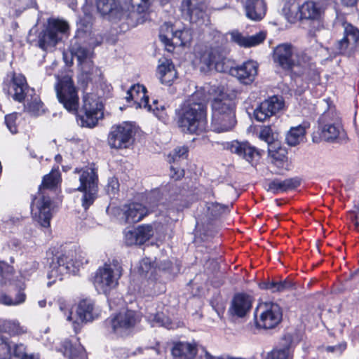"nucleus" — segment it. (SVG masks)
Instances as JSON below:
<instances>
[{"instance_id": "1", "label": "nucleus", "mask_w": 359, "mask_h": 359, "mask_svg": "<svg viewBox=\"0 0 359 359\" xmlns=\"http://www.w3.org/2000/svg\"><path fill=\"white\" fill-rule=\"evenodd\" d=\"M197 57L203 66V70L215 69L219 72L229 71L233 76L241 83L248 85L255 79L258 72V64L255 61H248L242 65L230 68L224 52L218 48H204L197 52Z\"/></svg>"}, {"instance_id": "2", "label": "nucleus", "mask_w": 359, "mask_h": 359, "mask_svg": "<svg viewBox=\"0 0 359 359\" xmlns=\"http://www.w3.org/2000/svg\"><path fill=\"white\" fill-rule=\"evenodd\" d=\"M60 182V174L58 170L53 169L43 177L42 184L39 187L37 194L32 203V215L34 221L41 226H50L51 213V200L46 194V189L55 188Z\"/></svg>"}, {"instance_id": "3", "label": "nucleus", "mask_w": 359, "mask_h": 359, "mask_svg": "<svg viewBox=\"0 0 359 359\" xmlns=\"http://www.w3.org/2000/svg\"><path fill=\"white\" fill-rule=\"evenodd\" d=\"M78 250L76 245L72 244L62 247L60 254L56 257V261L53 260L50 266V270L48 273V278L55 279L49 281L48 285L55 283L57 279L61 280L63 276L74 271L73 268L79 267L88 262L86 254Z\"/></svg>"}, {"instance_id": "4", "label": "nucleus", "mask_w": 359, "mask_h": 359, "mask_svg": "<svg viewBox=\"0 0 359 359\" xmlns=\"http://www.w3.org/2000/svg\"><path fill=\"white\" fill-rule=\"evenodd\" d=\"M8 93L18 102L26 100L25 109L32 116L41 115L44 109L39 95L34 93V90H29L25 77L22 74H13L9 83Z\"/></svg>"}, {"instance_id": "5", "label": "nucleus", "mask_w": 359, "mask_h": 359, "mask_svg": "<svg viewBox=\"0 0 359 359\" xmlns=\"http://www.w3.org/2000/svg\"><path fill=\"white\" fill-rule=\"evenodd\" d=\"M208 125L206 107L203 103L185 104L179 115L178 126L184 133H200Z\"/></svg>"}, {"instance_id": "6", "label": "nucleus", "mask_w": 359, "mask_h": 359, "mask_svg": "<svg viewBox=\"0 0 359 359\" xmlns=\"http://www.w3.org/2000/svg\"><path fill=\"white\" fill-rule=\"evenodd\" d=\"M74 173L79 175L80 186L77 190L82 192L81 205L87 210L95 201L97 194L98 178L95 168L86 167L76 169Z\"/></svg>"}, {"instance_id": "7", "label": "nucleus", "mask_w": 359, "mask_h": 359, "mask_svg": "<svg viewBox=\"0 0 359 359\" xmlns=\"http://www.w3.org/2000/svg\"><path fill=\"white\" fill-rule=\"evenodd\" d=\"M122 272V266L117 260L105 263L96 271L93 281L95 289L104 292L115 290Z\"/></svg>"}, {"instance_id": "8", "label": "nucleus", "mask_w": 359, "mask_h": 359, "mask_svg": "<svg viewBox=\"0 0 359 359\" xmlns=\"http://www.w3.org/2000/svg\"><path fill=\"white\" fill-rule=\"evenodd\" d=\"M83 115H79L78 123L82 127L93 128L103 118V104L100 97L95 94H86L83 98Z\"/></svg>"}, {"instance_id": "9", "label": "nucleus", "mask_w": 359, "mask_h": 359, "mask_svg": "<svg viewBox=\"0 0 359 359\" xmlns=\"http://www.w3.org/2000/svg\"><path fill=\"white\" fill-rule=\"evenodd\" d=\"M69 30L68 24L60 20L48 22L46 28L38 36V46L45 51L51 50Z\"/></svg>"}, {"instance_id": "10", "label": "nucleus", "mask_w": 359, "mask_h": 359, "mask_svg": "<svg viewBox=\"0 0 359 359\" xmlns=\"http://www.w3.org/2000/svg\"><path fill=\"white\" fill-rule=\"evenodd\" d=\"M56 95L59 102L70 112H76L79 108V96L72 78L65 76L58 79L55 85Z\"/></svg>"}, {"instance_id": "11", "label": "nucleus", "mask_w": 359, "mask_h": 359, "mask_svg": "<svg viewBox=\"0 0 359 359\" xmlns=\"http://www.w3.org/2000/svg\"><path fill=\"white\" fill-rule=\"evenodd\" d=\"M259 312V317L255 313L256 324L257 327L264 329H272L276 327L281 321L283 317L280 306L274 302H265L260 304L257 308Z\"/></svg>"}, {"instance_id": "12", "label": "nucleus", "mask_w": 359, "mask_h": 359, "mask_svg": "<svg viewBox=\"0 0 359 359\" xmlns=\"http://www.w3.org/2000/svg\"><path fill=\"white\" fill-rule=\"evenodd\" d=\"M139 320V314L133 310L131 306L130 308H127L125 312L121 311L118 313L111 316L107 320L106 323L111 325L114 332L123 336Z\"/></svg>"}, {"instance_id": "13", "label": "nucleus", "mask_w": 359, "mask_h": 359, "mask_svg": "<svg viewBox=\"0 0 359 359\" xmlns=\"http://www.w3.org/2000/svg\"><path fill=\"white\" fill-rule=\"evenodd\" d=\"M134 142V131L133 126L123 123L111 128L108 136L109 146L115 149L129 148Z\"/></svg>"}, {"instance_id": "14", "label": "nucleus", "mask_w": 359, "mask_h": 359, "mask_svg": "<svg viewBox=\"0 0 359 359\" xmlns=\"http://www.w3.org/2000/svg\"><path fill=\"white\" fill-rule=\"evenodd\" d=\"M253 299L248 293H235L227 311L231 320L245 318L252 307Z\"/></svg>"}, {"instance_id": "15", "label": "nucleus", "mask_w": 359, "mask_h": 359, "mask_svg": "<svg viewBox=\"0 0 359 359\" xmlns=\"http://www.w3.org/2000/svg\"><path fill=\"white\" fill-rule=\"evenodd\" d=\"M91 1L92 0H86ZM97 12L109 20H116L123 18H131V11L128 13L124 11L118 0H95Z\"/></svg>"}, {"instance_id": "16", "label": "nucleus", "mask_w": 359, "mask_h": 359, "mask_svg": "<svg viewBox=\"0 0 359 359\" xmlns=\"http://www.w3.org/2000/svg\"><path fill=\"white\" fill-rule=\"evenodd\" d=\"M212 91L215 95L212 102V114L235 113V102L224 92L223 87H214Z\"/></svg>"}, {"instance_id": "17", "label": "nucleus", "mask_w": 359, "mask_h": 359, "mask_svg": "<svg viewBox=\"0 0 359 359\" xmlns=\"http://www.w3.org/2000/svg\"><path fill=\"white\" fill-rule=\"evenodd\" d=\"M313 283V282L310 280L306 283V286L303 285L301 287L292 279L285 278V280L280 281H264L258 284V287L260 290H272L273 292H281L284 290H311V285Z\"/></svg>"}, {"instance_id": "18", "label": "nucleus", "mask_w": 359, "mask_h": 359, "mask_svg": "<svg viewBox=\"0 0 359 359\" xmlns=\"http://www.w3.org/2000/svg\"><path fill=\"white\" fill-rule=\"evenodd\" d=\"M343 39L337 41V49L339 53H344L347 50L348 46L351 45L355 48L359 41V29L350 23L344 22Z\"/></svg>"}, {"instance_id": "19", "label": "nucleus", "mask_w": 359, "mask_h": 359, "mask_svg": "<svg viewBox=\"0 0 359 359\" xmlns=\"http://www.w3.org/2000/svg\"><path fill=\"white\" fill-rule=\"evenodd\" d=\"M156 75L163 85L171 86L177 78V72L172 62L167 58L158 60Z\"/></svg>"}, {"instance_id": "20", "label": "nucleus", "mask_w": 359, "mask_h": 359, "mask_svg": "<svg viewBox=\"0 0 359 359\" xmlns=\"http://www.w3.org/2000/svg\"><path fill=\"white\" fill-rule=\"evenodd\" d=\"M297 50L290 44H281L278 46L273 55V59L283 69H290L292 68L293 60Z\"/></svg>"}, {"instance_id": "21", "label": "nucleus", "mask_w": 359, "mask_h": 359, "mask_svg": "<svg viewBox=\"0 0 359 359\" xmlns=\"http://www.w3.org/2000/svg\"><path fill=\"white\" fill-rule=\"evenodd\" d=\"M293 338L290 334H286L281 338L278 346L269 354V359H291L292 357Z\"/></svg>"}, {"instance_id": "22", "label": "nucleus", "mask_w": 359, "mask_h": 359, "mask_svg": "<svg viewBox=\"0 0 359 359\" xmlns=\"http://www.w3.org/2000/svg\"><path fill=\"white\" fill-rule=\"evenodd\" d=\"M235 113L222 114L217 112L212 114L211 127L217 133H224L231 130L236 125Z\"/></svg>"}, {"instance_id": "23", "label": "nucleus", "mask_w": 359, "mask_h": 359, "mask_svg": "<svg viewBox=\"0 0 359 359\" xmlns=\"http://www.w3.org/2000/svg\"><path fill=\"white\" fill-rule=\"evenodd\" d=\"M107 302L111 310L127 309L128 304H133L135 299V293H107Z\"/></svg>"}, {"instance_id": "24", "label": "nucleus", "mask_w": 359, "mask_h": 359, "mask_svg": "<svg viewBox=\"0 0 359 359\" xmlns=\"http://www.w3.org/2000/svg\"><path fill=\"white\" fill-rule=\"evenodd\" d=\"M126 99L128 102H133L135 108H142L147 107V100L149 97L147 95L146 88L139 83L132 86L127 91Z\"/></svg>"}, {"instance_id": "25", "label": "nucleus", "mask_w": 359, "mask_h": 359, "mask_svg": "<svg viewBox=\"0 0 359 359\" xmlns=\"http://www.w3.org/2000/svg\"><path fill=\"white\" fill-rule=\"evenodd\" d=\"M243 6L247 18L252 20H260L266 14V5L264 0H245Z\"/></svg>"}, {"instance_id": "26", "label": "nucleus", "mask_w": 359, "mask_h": 359, "mask_svg": "<svg viewBox=\"0 0 359 359\" xmlns=\"http://www.w3.org/2000/svg\"><path fill=\"white\" fill-rule=\"evenodd\" d=\"M148 213L147 208L139 203H130L124 207L123 215L127 223L138 222Z\"/></svg>"}, {"instance_id": "27", "label": "nucleus", "mask_w": 359, "mask_h": 359, "mask_svg": "<svg viewBox=\"0 0 359 359\" xmlns=\"http://www.w3.org/2000/svg\"><path fill=\"white\" fill-rule=\"evenodd\" d=\"M230 36L231 41L245 48L257 46L265 39V34L261 32L252 36H243L234 30L230 33Z\"/></svg>"}, {"instance_id": "28", "label": "nucleus", "mask_w": 359, "mask_h": 359, "mask_svg": "<svg viewBox=\"0 0 359 359\" xmlns=\"http://www.w3.org/2000/svg\"><path fill=\"white\" fill-rule=\"evenodd\" d=\"M77 320L81 322H89L93 320L97 316L94 310V304L90 299H83L79 302L76 309Z\"/></svg>"}, {"instance_id": "29", "label": "nucleus", "mask_w": 359, "mask_h": 359, "mask_svg": "<svg viewBox=\"0 0 359 359\" xmlns=\"http://www.w3.org/2000/svg\"><path fill=\"white\" fill-rule=\"evenodd\" d=\"M229 149L232 153L242 156L247 161L251 163L255 156L259 155L255 147H251L247 142H233L230 144Z\"/></svg>"}, {"instance_id": "30", "label": "nucleus", "mask_w": 359, "mask_h": 359, "mask_svg": "<svg viewBox=\"0 0 359 359\" xmlns=\"http://www.w3.org/2000/svg\"><path fill=\"white\" fill-rule=\"evenodd\" d=\"M62 348L64 355L69 359H88L84 348L77 341L72 342L71 340L65 339L62 342Z\"/></svg>"}, {"instance_id": "31", "label": "nucleus", "mask_w": 359, "mask_h": 359, "mask_svg": "<svg viewBox=\"0 0 359 359\" xmlns=\"http://www.w3.org/2000/svg\"><path fill=\"white\" fill-rule=\"evenodd\" d=\"M204 0H182L181 8L189 16L191 22H196L203 16L201 6Z\"/></svg>"}, {"instance_id": "32", "label": "nucleus", "mask_w": 359, "mask_h": 359, "mask_svg": "<svg viewBox=\"0 0 359 359\" xmlns=\"http://www.w3.org/2000/svg\"><path fill=\"white\" fill-rule=\"evenodd\" d=\"M172 354L175 358L193 359L197 354L196 346L189 342L179 341L172 347Z\"/></svg>"}, {"instance_id": "33", "label": "nucleus", "mask_w": 359, "mask_h": 359, "mask_svg": "<svg viewBox=\"0 0 359 359\" xmlns=\"http://www.w3.org/2000/svg\"><path fill=\"white\" fill-rule=\"evenodd\" d=\"M299 185V181L295 178H288L284 180L275 179L269 182L267 191L276 194L293 189Z\"/></svg>"}, {"instance_id": "34", "label": "nucleus", "mask_w": 359, "mask_h": 359, "mask_svg": "<svg viewBox=\"0 0 359 359\" xmlns=\"http://www.w3.org/2000/svg\"><path fill=\"white\" fill-rule=\"evenodd\" d=\"M310 60L311 58L304 53L297 51L293 60L292 68L290 69L299 75L306 74L312 68Z\"/></svg>"}, {"instance_id": "35", "label": "nucleus", "mask_w": 359, "mask_h": 359, "mask_svg": "<svg viewBox=\"0 0 359 359\" xmlns=\"http://www.w3.org/2000/svg\"><path fill=\"white\" fill-rule=\"evenodd\" d=\"M323 8L317 3L308 1L300 6L302 19L316 20L320 17Z\"/></svg>"}, {"instance_id": "36", "label": "nucleus", "mask_w": 359, "mask_h": 359, "mask_svg": "<svg viewBox=\"0 0 359 359\" xmlns=\"http://www.w3.org/2000/svg\"><path fill=\"white\" fill-rule=\"evenodd\" d=\"M27 331V327L21 325L17 320H0V332L7 333L11 336L25 334Z\"/></svg>"}, {"instance_id": "37", "label": "nucleus", "mask_w": 359, "mask_h": 359, "mask_svg": "<svg viewBox=\"0 0 359 359\" xmlns=\"http://www.w3.org/2000/svg\"><path fill=\"white\" fill-rule=\"evenodd\" d=\"M306 128L302 125L292 127L287 133L285 141L290 146L294 147L299 144L304 139Z\"/></svg>"}, {"instance_id": "38", "label": "nucleus", "mask_w": 359, "mask_h": 359, "mask_svg": "<svg viewBox=\"0 0 359 359\" xmlns=\"http://www.w3.org/2000/svg\"><path fill=\"white\" fill-rule=\"evenodd\" d=\"M177 29L176 25H173L170 22H165L161 25L159 38L166 46H172Z\"/></svg>"}, {"instance_id": "39", "label": "nucleus", "mask_w": 359, "mask_h": 359, "mask_svg": "<svg viewBox=\"0 0 359 359\" xmlns=\"http://www.w3.org/2000/svg\"><path fill=\"white\" fill-rule=\"evenodd\" d=\"M343 133V128L339 123H326L321 128V136L327 141L337 139Z\"/></svg>"}, {"instance_id": "40", "label": "nucleus", "mask_w": 359, "mask_h": 359, "mask_svg": "<svg viewBox=\"0 0 359 359\" xmlns=\"http://www.w3.org/2000/svg\"><path fill=\"white\" fill-rule=\"evenodd\" d=\"M283 13L286 20L290 23H295L302 19L300 6L295 2H287L283 8Z\"/></svg>"}, {"instance_id": "41", "label": "nucleus", "mask_w": 359, "mask_h": 359, "mask_svg": "<svg viewBox=\"0 0 359 359\" xmlns=\"http://www.w3.org/2000/svg\"><path fill=\"white\" fill-rule=\"evenodd\" d=\"M72 54L77 58L79 63L81 65L90 66L92 51L85 47L74 46L72 48Z\"/></svg>"}, {"instance_id": "42", "label": "nucleus", "mask_w": 359, "mask_h": 359, "mask_svg": "<svg viewBox=\"0 0 359 359\" xmlns=\"http://www.w3.org/2000/svg\"><path fill=\"white\" fill-rule=\"evenodd\" d=\"M278 144L274 142L271 145H269L268 152L271 158V163L279 165L286 158V151L284 149L278 147Z\"/></svg>"}, {"instance_id": "43", "label": "nucleus", "mask_w": 359, "mask_h": 359, "mask_svg": "<svg viewBox=\"0 0 359 359\" xmlns=\"http://www.w3.org/2000/svg\"><path fill=\"white\" fill-rule=\"evenodd\" d=\"M26 299L25 293H0V304L6 306H15L23 303Z\"/></svg>"}, {"instance_id": "44", "label": "nucleus", "mask_w": 359, "mask_h": 359, "mask_svg": "<svg viewBox=\"0 0 359 359\" xmlns=\"http://www.w3.org/2000/svg\"><path fill=\"white\" fill-rule=\"evenodd\" d=\"M226 298L221 295L220 293H214L210 299V304L218 316L222 318L226 308Z\"/></svg>"}, {"instance_id": "45", "label": "nucleus", "mask_w": 359, "mask_h": 359, "mask_svg": "<svg viewBox=\"0 0 359 359\" xmlns=\"http://www.w3.org/2000/svg\"><path fill=\"white\" fill-rule=\"evenodd\" d=\"M181 197L176 196L175 197L170 196L166 199V202L162 205L165 206L168 211V215L170 216L171 213L182 210L184 205L182 204Z\"/></svg>"}, {"instance_id": "46", "label": "nucleus", "mask_w": 359, "mask_h": 359, "mask_svg": "<svg viewBox=\"0 0 359 359\" xmlns=\"http://www.w3.org/2000/svg\"><path fill=\"white\" fill-rule=\"evenodd\" d=\"M175 34L172 46H185L187 43H189L192 39L191 32L188 29H177Z\"/></svg>"}, {"instance_id": "47", "label": "nucleus", "mask_w": 359, "mask_h": 359, "mask_svg": "<svg viewBox=\"0 0 359 359\" xmlns=\"http://www.w3.org/2000/svg\"><path fill=\"white\" fill-rule=\"evenodd\" d=\"M263 104H266V107L270 110V114L275 115L281 110L284 107V102L281 97L278 96H272L267 100H264Z\"/></svg>"}, {"instance_id": "48", "label": "nucleus", "mask_w": 359, "mask_h": 359, "mask_svg": "<svg viewBox=\"0 0 359 359\" xmlns=\"http://www.w3.org/2000/svg\"><path fill=\"white\" fill-rule=\"evenodd\" d=\"M124 241L127 245H142L136 228H126L123 232Z\"/></svg>"}, {"instance_id": "49", "label": "nucleus", "mask_w": 359, "mask_h": 359, "mask_svg": "<svg viewBox=\"0 0 359 359\" xmlns=\"http://www.w3.org/2000/svg\"><path fill=\"white\" fill-rule=\"evenodd\" d=\"M137 229L142 244L149 241L155 232L154 224H150L139 225L137 226Z\"/></svg>"}, {"instance_id": "50", "label": "nucleus", "mask_w": 359, "mask_h": 359, "mask_svg": "<svg viewBox=\"0 0 359 359\" xmlns=\"http://www.w3.org/2000/svg\"><path fill=\"white\" fill-rule=\"evenodd\" d=\"M148 320L152 323V326L158 325L168 329L170 328V320L163 313L151 314L148 316Z\"/></svg>"}, {"instance_id": "51", "label": "nucleus", "mask_w": 359, "mask_h": 359, "mask_svg": "<svg viewBox=\"0 0 359 359\" xmlns=\"http://www.w3.org/2000/svg\"><path fill=\"white\" fill-rule=\"evenodd\" d=\"M149 0H130L131 18H135L148 8Z\"/></svg>"}, {"instance_id": "52", "label": "nucleus", "mask_w": 359, "mask_h": 359, "mask_svg": "<svg viewBox=\"0 0 359 359\" xmlns=\"http://www.w3.org/2000/svg\"><path fill=\"white\" fill-rule=\"evenodd\" d=\"M12 355V343L0 336V359H9Z\"/></svg>"}, {"instance_id": "53", "label": "nucleus", "mask_w": 359, "mask_h": 359, "mask_svg": "<svg viewBox=\"0 0 359 359\" xmlns=\"http://www.w3.org/2000/svg\"><path fill=\"white\" fill-rule=\"evenodd\" d=\"M266 104H263L262 102L255 109L254 116L257 121L263 122L273 116V114H270V110H269V108L266 107Z\"/></svg>"}, {"instance_id": "54", "label": "nucleus", "mask_w": 359, "mask_h": 359, "mask_svg": "<svg viewBox=\"0 0 359 359\" xmlns=\"http://www.w3.org/2000/svg\"><path fill=\"white\" fill-rule=\"evenodd\" d=\"M259 137L261 140L267 142L269 145H271L273 140V135L272 130L270 126H264L262 128Z\"/></svg>"}, {"instance_id": "55", "label": "nucleus", "mask_w": 359, "mask_h": 359, "mask_svg": "<svg viewBox=\"0 0 359 359\" xmlns=\"http://www.w3.org/2000/svg\"><path fill=\"white\" fill-rule=\"evenodd\" d=\"M210 214L214 217H218L221 214L228 210V207L224 206L219 203H212L208 208Z\"/></svg>"}, {"instance_id": "56", "label": "nucleus", "mask_w": 359, "mask_h": 359, "mask_svg": "<svg viewBox=\"0 0 359 359\" xmlns=\"http://www.w3.org/2000/svg\"><path fill=\"white\" fill-rule=\"evenodd\" d=\"M119 189V182L117 178L111 177L109 180L107 191L110 195H114Z\"/></svg>"}, {"instance_id": "57", "label": "nucleus", "mask_w": 359, "mask_h": 359, "mask_svg": "<svg viewBox=\"0 0 359 359\" xmlns=\"http://www.w3.org/2000/svg\"><path fill=\"white\" fill-rule=\"evenodd\" d=\"M147 102H149V100H147ZM158 101L154 100L153 102V105L149 104L147 103V107H145L149 111H153V112L156 114V116L158 118H163V111L165 110V108L163 105H161L160 107L158 106Z\"/></svg>"}, {"instance_id": "58", "label": "nucleus", "mask_w": 359, "mask_h": 359, "mask_svg": "<svg viewBox=\"0 0 359 359\" xmlns=\"http://www.w3.org/2000/svg\"><path fill=\"white\" fill-rule=\"evenodd\" d=\"M26 353V347L22 344H12V355L21 359Z\"/></svg>"}, {"instance_id": "59", "label": "nucleus", "mask_w": 359, "mask_h": 359, "mask_svg": "<svg viewBox=\"0 0 359 359\" xmlns=\"http://www.w3.org/2000/svg\"><path fill=\"white\" fill-rule=\"evenodd\" d=\"M15 121H16V114H11L6 116V117H5V122H6L7 127H8V130L13 134L17 133V127L15 125Z\"/></svg>"}, {"instance_id": "60", "label": "nucleus", "mask_w": 359, "mask_h": 359, "mask_svg": "<svg viewBox=\"0 0 359 359\" xmlns=\"http://www.w3.org/2000/svg\"><path fill=\"white\" fill-rule=\"evenodd\" d=\"M187 152H188V150H187V147H182L176 148L173 151L172 154V158L173 159V161L174 162L177 161L181 158H185L187 157Z\"/></svg>"}, {"instance_id": "61", "label": "nucleus", "mask_w": 359, "mask_h": 359, "mask_svg": "<svg viewBox=\"0 0 359 359\" xmlns=\"http://www.w3.org/2000/svg\"><path fill=\"white\" fill-rule=\"evenodd\" d=\"M346 348V344L345 342H343L334 346H327L325 348V350L327 352L334 353L337 355H341Z\"/></svg>"}, {"instance_id": "62", "label": "nucleus", "mask_w": 359, "mask_h": 359, "mask_svg": "<svg viewBox=\"0 0 359 359\" xmlns=\"http://www.w3.org/2000/svg\"><path fill=\"white\" fill-rule=\"evenodd\" d=\"M346 282H352L354 285H359V268L355 271L351 273L345 279Z\"/></svg>"}, {"instance_id": "63", "label": "nucleus", "mask_w": 359, "mask_h": 359, "mask_svg": "<svg viewBox=\"0 0 359 359\" xmlns=\"http://www.w3.org/2000/svg\"><path fill=\"white\" fill-rule=\"evenodd\" d=\"M170 170L172 172L170 176L175 180L180 179L184 175V170L179 168H175L173 165H172L170 167Z\"/></svg>"}, {"instance_id": "64", "label": "nucleus", "mask_w": 359, "mask_h": 359, "mask_svg": "<svg viewBox=\"0 0 359 359\" xmlns=\"http://www.w3.org/2000/svg\"><path fill=\"white\" fill-rule=\"evenodd\" d=\"M134 354H135V353L130 352L129 350H128L126 348H120L116 351L117 356L122 359L127 358L130 355H134Z\"/></svg>"}]
</instances>
